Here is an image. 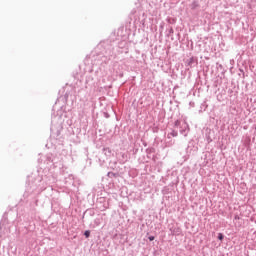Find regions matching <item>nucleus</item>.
<instances>
[{
	"label": "nucleus",
	"instance_id": "nucleus-1",
	"mask_svg": "<svg viewBox=\"0 0 256 256\" xmlns=\"http://www.w3.org/2000/svg\"><path fill=\"white\" fill-rule=\"evenodd\" d=\"M84 235H85V238H86V239H89V237L91 236V231L86 230V231L84 232Z\"/></svg>",
	"mask_w": 256,
	"mask_h": 256
},
{
	"label": "nucleus",
	"instance_id": "nucleus-3",
	"mask_svg": "<svg viewBox=\"0 0 256 256\" xmlns=\"http://www.w3.org/2000/svg\"><path fill=\"white\" fill-rule=\"evenodd\" d=\"M148 239L149 241H155V236H150Z\"/></svg>",
	"mask_w": 256,
	"mask_h": 256
},
{
	"label": "nucleus",
	"instance_id": "nucleus-2",
	"mask_svg": "<svg viewBox=\"0 0 256 256\" xmlns=\"http://www.w3.org/2000/svg\"><path fill=\"white\" fill-rule=\"evenodd\" d=\"M224 238H225V236H223V233H218L219 241H223Z\"/></svg>",
	"mask_w": 256,
	"mask_h": 256
}]
</instances>
